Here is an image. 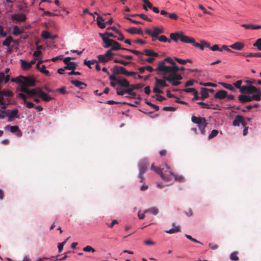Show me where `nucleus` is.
Wrapping results in <instances>:
<instances>
[{"label":"nucleus","instance_id":"f257e3e1","mask_svg":"<svg viewBox=\"0 0 261 261\" xmlns=\"http://www.w3.org/2000/svg\"><path fill=\"white\" fill-rule=\"evenodd\" d=\"M11 82L16 83L24 87H34L36 85V80L32 76L20 75L18 77L11 79Z\"/></svg>","mask_w":261,"mask_h":261},{"label":"nucleus","instance_id":"f03ea898","mask_svg":"<svg viewBox=\"0 0 261 261\" xmlns=\"http://www.w3.org/2000/svg\"><path fill=\"white\" fill-rule=\"evenodd\" d=\"M158 70L165 71V75H168V76L177 81H180L182 79V76L180 74L178 73V71H179V68L178 66L168 67L167 66H164L163 63H162Z\"/></svg>","mask_w":261,"mask_h":261},{"label":"nucleus","instance_id":"7ed1b4c3","mask_svg":"<svg viewBox=\"0 0 261 261\" xmlns=\"http://www.w3.org/2000/svg\"><path fill=\"white\" fill-rule=\"evenodd\" d=\"M148 166V162L147 159H143L139 163V178L140 179V182H142L144 181L143 174L146 172Z\"/></svg>","mask_w":261,"mask_h":261},{"label":"nucleus","instance_id":"20e7f679","mask_svg":"<svg viewBox=\"0 0 261 261\" xmlns=\"http://www.w3.org/2000/svg\"><path fill=\"white\" fill-rule=\"evenodd\" d=\"M151 169L153 170L155 172L159 174L161 178L166 181H170V177L168 174H166L167 169L166 168V166L165 167H163L162 168L155 167L154 165L153 164L151 165Z\"/></svg>","mask_w":261,"mask_h":261},{"label":"nucleus","instance_id":"39448f33","mask_svg":"<svg viewBox=\"0 0 261 261\" xmlns=\"http://www.w3.org/2000/svg\"><path fill=\"white\" fill-rule=\"evenodd\" d=\"M167 62L170 63L172 65V66H170V67L177 66L176 64V63L173 61V60H172V59L171 58H170V57L166 58L164 60H163L162 61H160V62H159L158 63V67L154 70L156 72V73L158 74L162 75L166 74V71H164V70H158V69L160 67V65H161V64L162 63H163V64L164 65V66H166L165 65V62ZM167 66L169 67V66Z\"/></svg>","mask_w":261,"mask_h":261},{"label":"nucleus","instance_id":"423d86ee","mask_svg":"<svg viewBox=\"0 0 261 261\" xmlns=\"http://www.w3.org/2000/svg\"><path fill=\"white\" fill-rule=\"evenodd\" d=\"M115 55L114 53L111 52V50H107L104 55H99L97 56L98 62L106 64L107 62L111 60L113 56Z\"/></svg>","mask_w":261,"mask_h":261},{"label":"nucleus","instance_id":"0eeeda50","mask_svg":"<svg viewBox=\"0 0 261 261\" xmlns=\"http://www.w3.org/2000/svg\"><path fill=\"white\" fill-rule=\"evenodd\" d=\"M153 30V32L149 29H146L145 30L146 34L152 37L153 41H155L154 38H157L159 34L164 33V29L163 28L154 27Z\"/></svg>","mask_w":261,"mask_h":261},{"label":"nucleus","instance_id":"6e6552de","mask_svg":"<svg viewBox=\"0 0 261 261\" xmlns=\"http://www.w3.org/2000/svg\"><path fill=\"white\" fill-rule=\"evenodd\" d=\"M166 168L167 170L166 174H168L170 176V180H171L172 177H174L175 180L176 181H178L181 182L184 180V177L182 175H177V174H175V173H173L171 171L170 168L168 165H166Z\"/></svg>","mask_w":261,"mask_h":261},{"label":"nucleus","instance_id":"1a4fd4ad","mask_svg":"<svg viewBox=\"0 0 261 261\" xmlns=\"http://www.w3.org/2000/svg\"><path fill=\"white\" fill-rule=\"evenodd\" d=\"M99 35L101 38L103 42L105 43L103 45L104 48H108L112 46L113 45V42H114V40L109 39L106 36H105V34H103L102 33H99Z\"/></svg>","mask_w":261,"mask_h":261},{"label":"nucleus","instance_id":"9d476101","mask_svg":"<svg viewBox=\"0 0 261 261\" xmlns=\"http://www.w3.org/2000/svg\"><path fill=\"white\" fill-rule=\"evenodd\" d=\"M6 115L10 120L13 119L14 118H19L18 110L17 109L15 110H6Z\"/></svg>","mask_w":261,"mask_h":261},{"label":"nucleus","instance_id":"9b49d317","mask_svg":"<svg viewBox=\"0 0 261 261\" xmlns=\"http://www.w3.org/2000/svg\"><path fill=\"white\" fill-rule=\"evenodd\" d=\"M17 96L18 98H21L23 100L24 103L25 104V107L28 109H31L34 107V104L33 102L27 101V96L24 94L19 93Z\"/></svg>","mask_w":261,"mask_h":261},{"label":"nucleus","instance_id":"f8f14e48","mask_svg":"<svg viewBox=\"0 0 261 261\" xmlns=\"http://www.w3.org/2000/svg\"><path fill=\"white\" fill-rule=\"evenodd\" d=\"M180 40L184 43H191L194 45L195 43V39L193 38L184 35L182 32H180Z\"/></svg>","mask_w":261,"mask_h":261},{"label":"nucleus","instance_id":"ddd939ff","mask_svg":"<svg viewBox=\"0 0 261 261\" xmlns=\"http://www.w3.org/2000/svg\"><path fill=\"white\" fill-rule=\"evenodd\" d=\"M11 18L13 20L18 22H23L27 19L26 16L23 13L13 14L11 15Z\"/></svg>","mask_w":261,"mask_h":261},{"label":"nucleus","instance_id":"4468645a","mask_svg":"<svg viewBox=\"0 0 261 261\" xmlns=\"http://www.w3.org/2000/svg\"><path fill=\"white\" fill-rule=\"evenodd\" d=\"M17 91H20L21 92L27 95V98H32L34 97L32 92L30 89L27 87H24L23 86H20L17 88Z\"/></svg>","mask_w":261,"mask_h":261},{"label":"nucleus","instance_id":"2eb2a0df","mask_svg":"<svg viewBox=\"0 0 261 261\" xmlns=\"http://www.w3.org/2000/svg\"><path fill=\"white\" fill-rule=\"evenodd\" d=\"M163 79L167 80V81L170 83L173 86H177L181 84V82L179 81H177L173 78L168 76V75L163 74L162 75Z\"/></svg>","mask_w":261,"mask_h":261},{"label":"nucleus","instance_id":"dca6fc26","mask_svg":"<svg viewBox=\"0 0 261 261\" xmlns=\"http://www.w3.org/2000/svg\"><path fill=\"white\" fill-rule=\"evenodd\" d=\"M229 46L232 49L241 50L244 47L245 44L243 42L238 41L230 45Z\"/></svg>","mask_w":261,"mask_h":261},{"label":"nucleus","instance_id":"f3484780","mask_svg":"<svg viewBox=\"0 0 261 261\" xmlns=\"http://www.w3.org/2000/svg\"><path fill=\"white\" fill-rule=\"evenodd\" d=\"M226 96H227V91L223 90L218 91L214 95L215 98H218L220 99H222L225 98H226Z\"/></svg>","mask_w":261,"mask_h":261},{"label":"nucleus","instance_id":"a211bd4d","mask_svg":"<svg viewBox=\"0 0 261 261\" xmlns=\"http://www.w3.org/2000/svg\"><path fill=\"white\" fill-rule=\"evenodd\" d=\"M155 86L159 87L160 88H163L164 87H168V85L166 83L165 79H159L156 77L155 78Z\"/></svg>","mask_w":261,"mask_h":261},{"label":"nucleus","instance_id":"6ab92c4d","mask_svg":"<svg viewBox=\"0 0 261 261\" xmlns=\"http://www.w3.org/2000/svg\"><path fill=\"white\" fill-rule=\"evenodd\" d=\"M124 71H125V68L124 67L117 65L115 66L113 69V73L116 75L120 73L124 74Z\"/></svg>","mask_w":261,"mask_h":261},{"label":"nucleus","instance_id":"aec40b11","mask_svg":"<svg viewBox=\"0 0 261 261\" xmlns=\"http://www.w3.org/2000/svg\"><path fill=\"white\" fill-rule=\"evenodd\" d=\"M194 46L200 48L201 50H203L204 47H209L210 44L204 40H201L200 43L195 42Z\"/></svg>","mask_w":261,"mask_h":261},{"label":"nucleus","instance_id":"412c9836","mask_svg":"<svg viewBox=\"0 0 261 261\" xmlns=\"http://www.w3.org/2000/svg\"><path fill=\"white\" fill-rule=\"evenodd\" d=\"M71 83L80 89H84L87 87L86 84L77 80H71Z\"/></svg>","mask_w":261,"mask_h":261},{"label":"nucleus","instance_id":"4be33fe9","mask_svg":"<svg viewBox=\"0 0 261 261\" xmlns=\"http://www.w3.org/2000/svg\"><path fill=\"white\" fill-rule=\"evenodd\" d=\"M238 99L239 101L242 103L251 101V96L244 94L239 95Z\"/></svg>","mask_w":261,"mask_h":261},{"label":"nucleus","instance_id":"5701e85b","mask_svg":"<svg viewBox=\"0 0 261 261\" xmlns=\"http://www.w3.org/2000/svg\"><path fill=\"white\" fill-rule=\"evenodd\" d=\"M126 31L131 34H137L142 35L143 34L142 30L141 28L137 29L135 27H132L130 29H127Z\"/></svg>","mask_w":261,"mask_h":261},{"label":"nucleus","instance_id":"b1692460","mask_svg":"<svg viewBox=\"0 0 261 261\" xmlns=\"http://www.w3.org/2000/svg\"><path fill=\"white\" fill-rule=\"evenodd\" d=\"M241 27L247 30H258L261 29V25H255L252 24H243L241 25Z\"/></svg>","mask_w":261,"mask_h":261},{"label":"nucleus","instance_id":"393cba45","mask_svg":"<svg viewBox=\"0 0 261 261\" xmlns=\"http://www.w3.org/2000/svg\"><path fill=\"white\" fill-rule=\"evenodd\" d=\"M207 124L208 123L206 122V120L205 118L204 121H202L201 123H199V124L198 125L199 129L202 135H204L205 133V128L207 126Z\"/></svg>","mask_w":261,"mask_h":261},{"label":"nucleus","instance_id":"a878e982","mask_svg":"<svg viewBox=\"0 0 261 261\" xmlns=\"http://www.w3.org/2000/svg\"><path fill=\"white\" fill-rule=\"evenodd\" d=\"M144 54L149 57H158L159 54L151 49H145L143 51Z\"/></svg>","mask_w":261,"mask_h":261},{"label":"nucleus","instance_id":"bb28decb","mask_svg":"<svg viewBox=\"0 0 261 261\" xmlns=\"http://www.w3.org/2000/svg\"><path fill=\"white\" fill-rule=\"evenodd\" d=\"M39 94V97L41 98L42 99L45 101H49L52 99L51 96L42 91V90H41V92Z\"/></svg>","mask_w":261,"mask_h":261},{"label":"nucleus","instance_id":"cd10ccee","mask_svg":"<svg viewBox=\"0 0 261 261\" xmlns=\"http://www.w3.org/2000/svg\"><path fill=\"white\" fill-rule=\"evenodd\" d=\"M117 84L122 87L128 88L130 86L129 82L126 79H123L122 80L119 79L117 82Z\"/></svg>","mask_w":261,"mask_h":261},{"label":"nucleus","instance_id":"c85d7f7f","mask_svg":"<svg viewBox=\"0 0 261 261\" xmlns=\"http://www.w3.org/2000/svg\"><path fill=\"white\" fill-rule=\"evenodd\" d=\"M201 94L200 99L204 100L209 96L208 93V89L206 88H201Z\"/></svg>","mask_w":261,"mask_h":261},{"label":"nucleus","instance_id":"c756f323","mask_svg":"<svg viewBox=\"0 0 261 261\" xmlns=\"http://www.w3.org/2000/svg\"><path fill=\"white\" fill-rule=\"evenodd\" d=\"M180 32L172 33L170 34V37L171 40L175 42H177L178 39L180 40Z\"/></svg>","mask_w":261,"mask_h":261},{"label":"nucleus","instance_id":"7c9ffc66","mask_svg":"<svg viewBox=\"0 0 261 261\" xmlns=\"http://www.w3.org/2000/svg\"><path fill=\"white\" fill-rule=\"evenodd\" d=\"M77 66V64L74 62H71L69 63L66 64L64 67V69L67 70H74Z\"/></svg>","mask_w":261,"mask_h":261},{"label":"nucleus","instance_id":"2f4dec72","mask_svg":"<svg viewBox=\"0 0 261 261\" xmlns=\"http://www.w3.org/2000/svg\"><path fill=\"white\" fill-rule=\"evenodd\" d=\"M204 119L205 118L204 117H198L195 116H193L191 118V120L193 123L198 125L199 123H201L202 121H204Z\"/></svg>","mask_w":261,"mask_h":261},{"label":"nucleus","instance_id":"473e14b6","mask_svg":"<svg viewBox=\"0 0 261 261\" xmlns=\"http://www.w3.org/2000/svg\"><path fill=\"white\" fill-rule=\"evenodd\" d=\"M121 49V47L120 46V44L117 41L114 40V42H113V45H112L111 49L109 50H111V52H112L113 50H118Z\"/></svg>","mask_w":261,"mask_h":261},{"label":"nucleus","instance_id":"72a5a7b5","mask_svg":"<svg viewBox=\"0 0 261 261\" xmlns=\"http://www.w3.org/2000/svg\"><path fill=\"white\" fill-rule=\"evenodd\" d=\"M14 41L12 36H9L3 42L2 44L4 46L9 47L10 43Z\"/></svg>","mask_w":261,"mask_h":261},{"label":"nucleus","instance_id":"f704fd0d","mask_svg":"<svg viewBox=\"0 0 261 261\" xmlns=\"http://www.w3.org/2000/svg\"><path fill=\"white\" fill-rule=\"evenodd\" d=\"M255 94L251 96V101L253 100L256 101H259L260 100L261 96V90L260 89L258 90L257 92H255Z\"/></svg>","mask_w":261,"mask_h":261},{"label":"nucleus","instance_id":"c9c22d12","mask_svg":"<svg viewBox=\"0 0 261 261\" xmlns=\"http://www.w3.org/2000/svg\"><path fill=\"white\" fill-rule=\"evenodd\" d=\"M242 119H244L242 116L237 115L233 121L232 125L234 126H239Z\"/></svg>","mask_w":261,"mask_h":261},{"label":"nucleus","instance_id":"e433bc0d","mask_svg":"<svg viewBox=\"0 0 261 261\" xmlns=\"http://www.w3.org/2000/svg\"><path fill=\"white\" fill-rule=\"evenodd\" d=\"M7 127L9 128V130L11 133H15V132H18L20 134L18 136H21V132L19 130V127L17 125L15 126H8L6 127L7 128Z\"/></svg>","mask_w":261,"mask_h":261},{"label":"nucleus","instance_id":"4c0bfd02","mask_svg":"<svg viewBox=\"0 0 261 261\" xmlns=\"http://www.w3.org/2000/svg\"><path fill=\"white\" fill-rule=\"evenodd\" d=\"M243 56L246 57H261V53H244L243 54Z\"/></svg>","mask_w":261,"mask_h":261},{"label":"nucleus","instance_id":"58836bf2","mask_svg":"<svg viewBox=\"0 0 261 261\" xmlns=\"http://www.w3.org/2000/svg\"><path fill=\"white\" fill-rule=\"evenodd\" d=\"M8 103H7L4 96L0 95V106H2V109H6L8 105Z\"/></svg>","mask_w":261,"mask_h":261},{"label":"nucleus","instance_id":"ea45409f","mask_svg":"<svg viewBox=\"0 0 261 261\" xmlns=\"http://www.w3.org/2000/svg\"><path fill=\"white\" fill-rule=\"evenodd\" d=\"M20 62L21 63L22 68L24 70H28L32 67L30 63L29 62H27L25 60H20Z\"/></svg>","mask_w":261,"mask_h":261},{"label":"nucleus","instance_id":"a19ab883","mask_svg":"<svg viewBox=\"0 0 261 261\" xmlns=\"http://www.w3.org/2000/svg\"><path fill=\"white\" fill-rule=\"evenodd\" d=\"M221 84L222 85V86L224 88L229 90L231 92H234L236 91L234 87L231 84H227V83H222Z\"/></svg>","mask_w":261,"mask_h":261},{"label":"nucleus","instance_id":"79ce46f5","mask_svg":"<svg viewBox=\"0 0 261 261\" xmlns=\"http://www.w3.org/2000/svg\"><path fill=\"white\" fill-rule=\"evenodd\" d=\"M260 89V88H256L253 85L248 86L247 93L251 94L253 93H255Z\"/></svg>","mask_w":261,"mask_h":261},{"label":"nucleus","instance_id":"37998d69","mask_svg":"<svg viewBox=\"0 0 261 261\" xmlns=\"http://www.w3.org/2000/svg\"><path fill=\"white\" fill-rule=\"evenodd\" d=\"M143 86H144V85L142 84H133V85H130L129 87L127 89L133 91L135 89H141Z\"/></svg>","mask_w":261,"mask_h":261},{"label":"nucleus","instance_id":"c03bdc74","mask_svg":"<svg viewBox=\"0 0 261 261\" xmlns=\"http://www.w3.org/2000/svg\"><path fill=\"white\" fill-rule=\"evenodd\" d=\"M145 213H150L154 215H156L159 213V210L156 207H152L146 210Z\"/></svg>","mask_w":261,"mask_h":261},{"label":"nucleus","instance_id":"a18cd8bd","mask_svg":"<svg viewBox=\"0 0 261 261\" xmlns=\"http://www.w3.org/2000/svg\"><path fill=\"white\" fill-rule=\"evenodd\" d=\"M97 62H98V61L96 60H88V61L85 60L84 62V64L85 65L88 66L89 68L91 69L92 67L91 66V65L95 63H97Z\"/></svg>","mask_w":261,"mask_h":261},{"label":"nucleus","instance_id":"49530a36","mask_svg":"<svg viewBox=\"0 0 261 261\" xmlns=\"http://www.w3.org/2000/svg\"><path fill=\"white\" fill-rule=\"evenodd\" d=\"M41 89L40 88H34L32 89H30L31 92H32V94L34 96H39V93L41 92Z\"/></svg>","mask_w":261,"mask_h":261},{"label":"nucleus","instance_id":"de8ad7c7","mask_svg":"<svg viewBox=\"0 0 261 261\" xmlns=\"http://www.w3.org/2000/svg\"><path fill=\"white\" fill-rule=\"evenodd\" d=\"M180 231V227L176 226L173 228L170 229L168 230H166L165 232L168 233H173L177 232Z\"/></svg>","mask_w":261,"mask_h":261},{"label":"nucleus","instance_id":"09e8293b","mask_svg":"<svg viewBox=\"0 0 261 261\" xmlns=\"http://www.w3.org/2000/svg\"><path fill=\"white\" fill-rule=\"evenodd\" d=\"M175 60L181 64H185L187 62L192 63V61L189 59L183 60L178 58H175Z\"/></svg>","mask_w":261,"mask_h":261},{"label":"nucleus","instance_id":"8fccbe9b","mask_svg":"<svg viewBox=\"0 0 261 261\" xmlns=\"http://www.w3.org/2000/svg\"><path fill=\"white\" fill-rule=\"evenodd\" d=\"M41 36L44 39H48L51 38V35L47 31H43L41 33Z\"/></svg>","mask_w":261,"mask_h":261},{"label":"nucleus","instance_id":"3c124183","mask_svg":"<svg viewBox=\"0 0 261 261\" xmlns=\"http://www.w3.org/2000/svg\"><path fill=\"white\" fill-rule=\"evenodd\" d=\"M253 46L257 47L259 50H261V38L257 39L253 43Z\"/></svg>","mask_w":261,"mask_h":261},{"label":"nucleus","instance_id":"603ef678","mask_svg":"<svg viewBox=\"0 0 261 261\" xmlns=\"http://www.w3.org/2000/svg\"><path fill=\"white\" fill-rule=\"evenodd\" d=\"M22 32L20 30L17 25H15L13 27V34L15 36H17L21 34Z\"/></svg>","mask_w":261,"mask_h":261},{"label":"nucleus","instance_id":"864d4df0","mask_svg":"<svg viewBox=\"0 0 261 261\" xmlns=\"http://www.w3.org/2000/svg\"><path fill=\"white\" fill-rule=\"evenodd\" d=\"M157 38L161 42H168L169 43L171 42V40H169L167 38V37L165 35H162L160 37H158Z\"/></svg>","mask_w":261,"mask_h":261},{"label":"nucleus","instance_id":"5fc2aeb1","mask_svg":"<svg viewBox=\"0 0 261 261\" xmlns=\"http://www.w3.org/2000/svg\"><path fill=\"white\" fill-rule=\"evenodd\" d=\"M230 258L232 260L237 261L239 259V257L238 256V252H233L231 253L230 255Z\"/></svg>","mask_w":261,"mask_h":261},{"label":"nucleus","instance_id":"6e6d98bb","mask_svg":"<svg viewBox=\"0 0 261 261\" xmlns=\"http://www.w3.org/2000/svg\"><path fill=\"white\" fill-rule=\"evenodd\" d=\"M197 104L198 105L201 106L202 108L203 109H210L211 108V107H210V105H208V103H205L202 101L198 102H197Z\"/></svg>","mask_w":261,"mask_h":261},{"label":"nucleus","instance_id":"4d7b16f0","mask_svg":"<svg viewBox=\"0 0 261 261\" xmlns=\"http://www.w3.org/2000/svg\"><path fill=\"white\" fill-rule=\"evenodd\" d=\"M83 250L85 252H92L93 253L95 252V250L90 246H86L83 248Z\"/></svg>","mask_w":261,"mask_h":261},{"label":"nucleus","instance_id":"13d9d810","mask_svg":"<svg viewBox=\"0 0 261 261\" xmlns=\"http://www.w3.org/2000/svg\"><path fill=\"white\" fill-rule=\"evenodd\" d=\"M218 134V130L216 129H214L212 131L211 133L208 135V138L209 139H211L217 136Z\"/></svg>","mask_w":261,"mask_h":261},{"label":"nucleus","instance_id":"bf43d9fd","mask_svg":"<svg viewBox=\"0 0 261 261\" xmlns=\"http://www.w3.org/2000/svg\"><path fill=\"white\" fill-rule=\"evenodd\" d=\"M139 17H140V18H141L143 20L148 21L149 22H151L152 21V19L151 18L148 17L146 15L144 14H139Z\"/></svg>","mask_w":261,"mask_h":261},{"label":"nucleus","instance_id":"052dcab7","mask_svg":"<svg viewBox=\"0 0 261 261\" xmlns=\"http://www.w3.org/2000/svg\"><path fill=\"white\" fill-rule=\"evenodd\" d=\"M126 93L130 95V98H136L137 96L136 93L133 92L132 90L127 89Z\"/></svg>","mask_w":261,"mask_h":261},{"label":"nucleus","instance_id":"680f3d73","mask_svg":"<svg viewBox=\"0 0 261 261\" xmlns=\"http://www.w3.org/2000/svg\"><path fill=\"white\" fill-rule=\"evenodd\" d=\"M127 51L137 55L138 57H139V56H140V55H142L144 54L143 53H141L139 51H138L136 50H134V49H127Z\"/></svg>","mask_w":261,"mask_h":261},{"label":"nucleus","instance_id":"e2e57ef3","mask_svg":"<svg viewBox=\"0 0 261 261\" xmlns=\"http://www.w3.org/2000/svg\"><path fill=\"white\" fill-rule=\"evenodd\" d=\"M242 80H238L236 82L234 83L233 84L234 86L239 90L241 88V84H242Z\"/></svg>","mask_w":261,"mask_h":261},{"label":"nucleus","instance_id":"0e129e2a","mask_svg":"<svg viewBox=\"0 0 261 261\" xmlns=\"http://www.w3.org/2000/svg\"><path fill=\"white\" fill-rule=\"evenodd\" d=\"M114 62L116 63L121 64L125 66L127 65L129 63V62H128L124 61L123 60H118V59H115Z\"/></svg>","mask_w":261,"mask_h":261},{"label":"nucleus","instance_id":"69168bd1","mask_svg":"<svg viewBox=\"0 0 261 261\" xmlns=\"http://www.w3.org/2000/svg\"><path fill=\"white\" fill-rule=\"evenodd\" d=\"M145 103L148 105V106H150V107H152L153 108H154L155 111H158L159 110V107L158 106H156L155 105H154L153 103H152L150 101H146L145 102Z\"/></svg>","mask_w":261,"mask_h":261},{"label":"nucleus","instance_id":"338daca9","mask_svg":"<svg viewBox=\"0 0 261 261\" xmlns=\"http://www.w3.org/2000/svg\"><path fill=\"white\" fill-rule=\"evenodd\" d=\"M210 49L212 50V51H216V50H218V51H222V48H219L218 45L217 44H215L213 46H212Z\"/></svg>","mask_w":261,"mask_h":261},{"label":"nucleus","instance_id":"774afa93","mask_svg":"<svg viewBox=\"0 0 261 261\" xmlns=\"http://www.w3.org/2000/svg\"><path fill=\"white\" fill-rule=\"evenodd\" d=\"M248 88V86H241V88L239 90V91L242 93H247Z\"/></svg>","mask_w":261,"mask_h":261}]
</instances>
